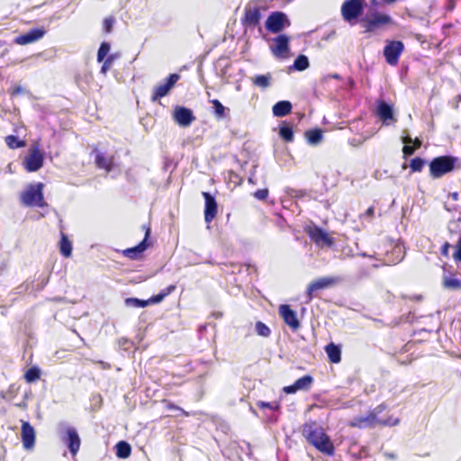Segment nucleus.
Returning <instances> with one entry per match:
<instances>
[{
	"label": "nucleus",
	"instance_id": "56",
	"mask_svg": "<svg viewBox=\"0 0 461 461\" xmlns=\"http://www.w3.org/2000/svg\"><path fill=\"white\" fill-rule=\"evenodd\" d=\"M249 183L252 184V185H256V182L253 180L252 177H249Z\"/></svg>",
	"mask_w": 461,
	"mask_h": 461
},
{
	"label": "nucleus",
	"instance_id": "1",
	"mask_svg": "<svg viewBox=\"0 0 461 461\" xmlns=\"http://www.w3.org/2000/svg\"><path fill=\"white\" fill-rule=\"evenodd\" d=\"M303 435L320 452L327 456L334 455V445L321 427L315 424H305L303 429Z\"/></svg>",
	"mask_w": 461,
	"mask_h": 461
},
{
	"label": "nucleus",
	"instance_id": "2",
	"mask_svg": "<svg viewBox=\"0 0 461 461\" xmlns=\"http://www.w3.org/2000/svg\"><path fill=\"white\" fill-rule=\"evenodd\" d=\"M384 409L385 405L380 404L375 409L369 411L365 416L358 415L352 418L348 421V426L351 428H357L362 429L367 428H375L377 425H385L386 422L384 420L378 419V414H380Z\"/></svg>",
	"mask_w": 461,
	"mask_h": 461
},
{
	"label": "nucleus",
	"instance_id": "13",
	"mask_svg": "<svg viewBox=\"0 0 461 461\" xmlns=\"http://www.w3.org/2000/svg\"><path fill=\"white\" fill-rule=\"evenodd\" d=\"M290 38L285 34H279L278 36L272 39V44L269 49L271 53L280 59H285L289 55Z\"/></svg>",
	"mask_w": 461,
	"mask_h": 461
},
{
	"label": "nucleus",
	"instance_id": "27",
	"mask_svg": "<svg viewBox=\"0 0 461 461\" xmlns=\"http://www.w3.org/2000/svg\"><path fill=\"white\" fill-rule=\"evenodd\" d=\"M325 352L327 353L330 363L337 364L340 362L341 349L338 345L334 344L333 342L329 343L325 347Z\"/></svg>",
	"mask_w": 461,
	"mask_h": 461
},
{
	"label": "nucleus",
	"instance_id": "9",
	"mask_svg": "<svg viewBox=\"0 0 461 461\" xmlns=\"http://www.w3.org/2000/svg\"><path fill=\"white\" fill-rule=\"evenodd\" d=\"M142 230L145 231L144 239L135 247L122 250V255L131 260H137L142 258V253L152 245L148 240L150 236L151 229L149 225H143Z\"/></svg>",
	"mask_w": 461,
	"mask_h": 461
},
{
	"label": "nucleus",
	"instance_id": "7",
	"mask_svg": "<svg viewBox=\"0 0 461 461\" xmlns=\"http://www.w3.org/2000/svg\"><path fill=\"white\" fill-rule=\"evenodd\" d=\"M305 233L310 240L319 248H332L335 244V240L328 232L318 225L307 226L304 229Z\"/></svg>",
	"mask_w": 461,
	"mask_h": 461
},
{
	"label": "nucleus",
	"instance_id": "24",
	"mask_svg": "<svg viewBox=\"0 0 461 461\" xmlns=\"http://www.w3.org/2000/svg\"><path fill=\"white\" fill-rule=\"evenodd\" d=\"M63 441L68 445L69 452L72 456H76L79 451L81 440L74 428H68L66 431V437Z\"/></svg>",
	"mask_w": 461,
	"mask_h": 461
},
{
	"label": "nucleus",
	"instance_id": "29",
	"mask_svg": "<svg viewBox=\"0 0 461 461\" xmlns=\"http://www.w3.org/2000/svg\"><path fill=\"white\" fill-rule=\"evenodd\" d=\"M442 285L449 290H461V281L456 278L452 273L443 275Z\"/></svg>",
	"mask_w": 461,
	"mask_h": 461
},
{
	"label": "nucleus",
	"instance_id": "25",
	"mask_svg": "<svg viewBox=\"0 0 461 461\" xmlns=\"http://www.w3.org/2000/svg\"><path fill=\"white\" fill-rule=\"evenodd\" d=\"M95 163L98 168L111 172L114 167V156H105L100 151H95Z\"/></svg>",
	"mask_w": 461,
	"mask_h": 461
},
{
	"label": "nucleus",
	"instance_id": "42",
	"mask_svg": "<svg viewBox=\"0 0 461 461\" xmlns=\"http://www.w3.org/2000/svg\"><path fill=\"white\" fill-rule=\"evenodd\" d=\"M255 330L258 335L267 338L271 334V330L262 321H257L255 324Z\"/></svg>",
	"mask_w": 461,
	"mask_h": 461
},
{
	"label": "nucleus",
	"instance_id": "43",
	"mask_svg": "<svg viewBox=\"0 0 461 461\" xmlns=\"http://www.w3.org/2000/svg\"><path fill=\"white\" fill-rule=\"evenodd\" d=\"M162 402L165 404V407H166L167 410L177 411H179L185 417H188L189 416V412L188 411H186L184 409H182L181 407L176 405L172 402H170V401H168L167 399H164V400H162Z\"/></svg>",
	"mask_w": 461,
	"mask_h": 461
},
{
	"label": "nucleus",
	"instance_id": "14",
	"mask_svg": "<svg viewBox=\"0 0 461 461\" xmlns=\"http://www.w3.org/2000/svg\"><path fill=\"white\" fill-rule=\"evenodd\" d=\"M44 157L39 147L33 146L25 158L23 165L28 172L38 171L43 166Z\"/></svg>",
	"mask_w": 461,
	"mask_h": 461
},
{
	"label": "nucleus",
	"instance_id": "51",
	"mask_svg": "<svg viewBox=\"0 0 461 461\" xmlns=\"http://www.w3.org/2000/svg\"><path fill=\"white\" fill-rule=\"evenodd\" d=\"M449 248L450 244L446 241L440 248V254L445 258H448Z\"/></svg>",
	"mask_w": 461,
	"mask_h": 461
},
{
	"label": "nucleus",
	"instance_id": "48",
	"mask_svg": "<svg viewBox=\"0 0 461 461\" xmlns=\"http://www.w3.org/2000/svg\"><path fill=\"white\" fill-rule=\"evenodd\" d=\"M115 20L113 16L106 17L103 22V29L105 33H110L112 32L113 23Z\"/></svg>",
	"mask_w": 461,
	"mask_h": 461
},
{
	"label": "nucleus",
	"instance_id": "44",
	"mask_svg": "<svg viewBox=\"0 0 461 461\" xmlns=\"http://www.w3.org/2000/svg\"><path fill=\"white\" fill-rule=\"evenodd\" d=\"M127 305H131L134 307H146L149 305V299L148 300H140L138 298H127L125 300Z\"/></svg>",
	"mask_w": 461,
	"mask_h": 461
},
{
	"label": "nucleus",
	"instance_id": "54",
	"mask_svg": "<svg viewBox=\"0 0 461 461\" xmlns=\"http://www.w3.org/2000/svg\"><path fill=\"white\" fill-rule=\"evenodd\" d=\"M422 299H423V296L421 294H415V295L410 296V300H411V301L420 302Z\"/></svg>",
	"mask_w": 461,
	"mask_h": 461
},
{
	"label": "nucleus",
	"instance_id": "19",
	"mask_svg": "<svg viewBox=\"0 0 461 461\" xmlns=\"http://www.w3.org/2000/svg\"><path fill=\"white\" fill-rule=\"evenodd\" d=\"M21 439L24 449H33L36 441V432L29 421L22 420Z\"/></svg>",
	"mask_w": 461,
	"mask_h": 461
},
{
	"label": "nucleus",
	"instance_id": "35",
	"mask_svg": "<svg viewBox=\"0 0 461 461\" xmlns=\"http://www.w3.org/2000/svg\"><path fill=\"white\" fill-rule=\"evenodd\" d=\"M305 137L309 143L317 144L322 140V131L321 129H313L305 131Z\"/></svg>",
	"mask_w": 461,
	"mask_h": 461
},
{
	"label": "nucleus",
	"instance_id": "23",
	"mask_svg": "<svg viewBox=\"0 0 461 461\" xmlns=\"http://www.w3.org/2000/svg\"><path fill=\"white\" fill-rule=\"evenodd\" d=\"M261 18L260 9L258 5H248L244 10L243 24L249 27H256Z\"/></svg>",
	"mask_w": 461,
	"mask_h": 461
},
{
	"label": "nucleus",
	"instance_id": "38",
	"mask_svg": "<svg viewBox=\"0 0 461 461\" xmlns=\"http://www.w3.org/2000/svg\"><path fill=\"white\" fill-rule=\"evenodd\" d=\"M41 378V370L37 366L30 367L24 374V379L27 383H33Z\"/></svg>",
	"mask_w": 461,
	"mask_h": 461
},
{
	"label": "nucleus",
	"instance_id": "8",
	"mask_svg": "<svg viewBox=\"0 0 461 461\" xmlns=\"http://www.w3.org/2000/svg\"><path fill=\"white\" fill-rule=\"evenodd\" d=\"M339 281V278L336 276H322L312 281L306 288L308 302L317 296L318 291L329 289L338 284Z\"/></svg>",
	"mask_w": 461,
	"mask_h": 461
},
{
	"label": "nucleus",
	"instance_id": "28",
	"mask_svg": "<svg viewBox=\"0 0 461 461\" xmlns=\"http://www.w3.org/2000/svg\"><path fill=\"white\" fill-rule=\"evenodd\" d=\"M59 252L64 258H70L72 255V242L68 237L64 233H60V240L59 243Z\"/></svg>",
	"mask_w": 461,
	"mask_h": 461
},
{
	"label": "nucleus",
	"instance_id": "3",
	"mask_svg": "<svg viewBox=\"0 0 461 461\" xmlns=\"http://www.w3.org/2000/svg\"><path fill=\"white\" fill-rule=\"evenodd\" d=\"M377 256L384 265L393 266L402 261L405 257V250L400 244L384 242L383 244L382 251L377 252Z\"/></svg>",
	"mask_w": 461,
	"mask_h": 461
},
{
	"label": "nucleus",
	"instance_id": "21",
	"mask_svg": "<svg viewBox=\"0 0 461 461\" xmlns=\"http://www.w3.org/2000/svg\"><path fill=\"white\" fill-rule=\"evenodd\" d=\"M46 33V31L42 28H34L30 30L24 34H21L14 39V43L18 45H27L31 44L32 42H35L41 39L44 34Z\"/></svg>",
	"mask_w": 461,
	"mask_h": 461
},
{
	"label": "nucleus",
	"instance_id": "58",
	"mask_svg": "<svg viewBox=\"0 0 461 461\" xmlns=\"http://www.w3.org/2000/svg\"><path fill=\"white\" fill-rule=\"evenodd\" d=\"M402 168H403V169H404V168H406V164H403V165H402Z\"/></svg>",
	"mask_w": 461,
	"mask_h": 461
},
{
	"label": "nucleus",
	"instance_id": "53",
	"mask_svg": "<svg viewBox=\"0 0 461 461\" xmlns=\"http://www.w3.org/2000/svg\"><path fill=\"white\" fill-rule=\"evenodd\" d=\"M411 143H413L412 147L415 148V149H420L421 147V144H422L421 140L420 139H418V138L412 140Z\"/></svg>",
	"mask_w": 461,
	"mask_h": 461
},
{
	"label": "nucleus",
	"instance_id": "26",
	"mask_svg": "<svg viewBox=\"0 0 461 461\" xmlns=\"http://www.w3.org/2000/svg\"><path fill=\"white\" fill-rule=\"evenodd\" d=\"M292 108L291 102L284 100L275 104L272 107V112L276 117H284L291 113Z\"/></svg>",
	"mask_w": 461,
	"mask_h": 461
},
{
	"label": "nucleus",
	"instance_id": "20",
	"mask_svg": "<svg viewBox=\"0 0 461 461\" xmlns=\"http://www.w3.org/2000/svg\"><path fill=\"white\" fill-rule=\"evenodd\" d=\"M313 384V377L305 375L297 379L293 384L285 386L283 391L287 394L295 393L298 391H309Z\"/></svg>",
	"mask_w": 461,
	"mask_h": 461
},
{
	"label": "nucleus",
	"instance_id": "12",
	"mask_svg": "<svg viewBox=\"0 0 461 461\" xmlns=\"http://www.w3.org/2000/svg\"><path fill=\"white\" fill-rule=\"evenodd\" d=\"M393 23L391 16L385 14L375 13L371 17H365L361 20L365 32H372L383 26Z\"/></svg>",
	"mask_w": 461,
	"mask_h": 461
},
{
	"label": "nucleus",
	"instance_id": "57",
	"mask_svg": "<svg viewBox=\"0 0 461 461\" xmlns=\"http://www.w3.org/2000/svg\"><path fill=\"white\" fill-rule=\"evenodd\" d=\"M16 406H18V407H24V406H25V404H21V403H19V404H16Z\"/></svg>",
	"mask_w": 461,
	"mask_h": 461
},
{
	"label": "nucleus",
	"instance_id": "10",
	"mask_svg": "<svg viewBox=\"0 0 461 461\" xmlns=\"http://www.w3.org/2000/svg\"><path fill=\"white\" fill-rule=\"evenodd\" d=\"M291 22L287 18L286 14L283 12H273L271 13L265 23L266 29L273 33H279L285 28L289 27Z\"/></svg>",
	"mask_w": 461,
	"mask_h": 461
},
{
	"label": "nucleus",
	"instance_id": "33",
	"mask_svg": "<svg viewBox=\"0 0 461 461\" xmlns=\"http://www.w3.org/2000/svg\"><path fill=\"white\" fill-rule=\"evenodd\" d=\"M121 58V54L116 52V53H113V54H110L109 56H107L102 62H103V65L100 68V73L103 74V75H106L107 72L111 69V68L113 67L114 61L118 59Z\"/></svg>",
	"mask_w": 461,
	"mask_h": 461
},
{
	"label": "nucleus",
	"instance_id": "11",
	"mask_svg": "<svg viewBox=\"0 0 461 461\" xmlns=\"http://www.w3.org/2000/svg\"><path fill=\"white\" fill-rule=\"evenodd\" d=\"M404 51V44L402 41H389L384 48V56L385 61L390 66H397L402 52Z\"/></svg>",
	"mask_w": 461,
	"mask_h": 461
},
{
	"label": "nucleus",
	"instance_id": "16",
	"mask_svg": "<svg viewBox=\"0 0 461 461\" xmlns=\"http://www.w3.org/2000/svg\"><path fill=\"white\" fill-rule=\"evenodd\" d=\"M202 195L204 199V221L210 224L217 216L218 203L215 197L209 192H203Z\"/></svg>",
	"mask_w": 461,
	"mask_h": 461
},
{
	"label": "nucleus",
	"instance_id": "6",
	"mask_svg": "<svg viewBox=\"0 0 461 461\" xmlns=\"http://www.w3.org/2000/svg\"><path fill=\"white\" fill-rule=\"evenodd\" d=\"M456 158L451 156H439L429 163V174L432 178H439L455 168Z\"/></svg>",
	"mask_w": 461,
	"mask_h": 461
},
{
	"label": "nucleus",
	"instance_id": "47",
	"mask_svg": "<svg viewBox=\"0 0 461 461\" xmlns=\"http://www.w3.org/2000/svg\"><path fill=\"white\" fill-rule=\"evenodd\" d=\"M269 191L267 188L258 189L253 193V197L259 201H266L268 197Z\"/></svg>",
	"mask_w": 461,
	"mask_h": 461
},
{
	"label": "nucleus",
	"instance_id": "41",
	"mask_svg": "<svg viewBox=\"0 0 461 461\" xmlns=\"http://www.w3.org/2000/svg\"><path fill=\"white\" fill-rule=\"evenodd\" d=\"M426 162L423 158L416 157L411 160L410 168L411 173L420 172Z\"/></svg>",
	"mask_w": 461,
	"mask_h": 461
},
{
	"label": "nucleus",
	"instance_id": "15",
	"mask_svg": "<svg viewBox=\"0 0 461 461\" xmlns=\"http://www.w3.org/2000/svg\"><path fill=\"white\" fill-rule=\"evenodd\" d=\"M172 118L181 127H189L195 121V116L191 109L185 106H176Z\"/></svg>",
	"mask_w": 461,
	"mask_h": 461
},
{
	"label": "nucleus",
	"instance_id": "36",
	"mask_svg": "<svg viewBox=\"0 0 461 461\" xmlns=\"http://www.w3.org/2000/svg\"><path fill=\"white\" fill-rule=\"evenodd\" d=\"M5 141L8 148L12 149H15L18 148H23L26 145L24 140H21L15 135H8L5 138Z\"/></svg>",
	"mask_w": 461,
	"mask_h": 461
},
{
	"label": "nucleus",
	"instance_id": "50",
	"mask_svg": "<svg viewBox=\"0 0 461 461\" xmlns=\"http://www.w3.org/2000/svg\"><path fill=\"white\" fill-rule=\"evenodd\" d=\"M415 148L411 145H404L402 148V153L404 157L411 156L415 152Z\"/></svg>",
	"mask_w": 461,
	"mask_h": 461
},
{
	"label": "nucleus",
	"instance_id": "40",
	"mask_svg": "<svg viewBox=\"0 0 461 461\" xmlns=\"http://www.w3.org/2000/svg\"><path fill=\"white\" fill-rule=\"evenodd\" d=\"M111 50V45L109 42L104 41L101 43L98 51L96 59L98 62H102L107 56H109V52Z\"/></svg>",
	"mask_w": 461,
	"mask_h": 461
},
{
	"label": "nucleus",
	"instance_id": "32",
	"mask_svg": "<svg viewBox=\"0 0 461 461\" xmlns=\"http://www.w3.org/2000/svg\"><path fill=\"white\" fill-rule=\"evenodd\" d=\"M115 449H116V456L119 458H127L131 454V445L128 442L123 441V440L119 441L116 444Z\"/></svg>",
	"mask_w": 461,
	"mask_h": 461
},
{
	"label": "nucleus",
	"instance_id": "22",
	"mask_svg": "<svg viewBox=\"0 0 461 461\" xmlns=\"http://www.w3.org/2000/svg\"><path fill=\"white\" fill-rule=\"evenodd\" d=\"M376 115L385 125L396 122L392 105L383 100L377 102Z\"/></svg>",
	"mask_w": 461,
	"mask_h": 461
},
{
	"label": "nucleus",
	"instance_id": "5",
	"mask_svg": "<svg viewBox=\"0 0 461 461\" xmlns=\"http://www.w3.org/2000/svg\"><path fill=\"white\" fill-rule=\"evenodd\" d=\"M43 186L42 183L28 185V187L21 194L22 203L24 205L31 207H44L46 203L42 193Z\"/></svg>",
	"mask_w": 461,
	"mask_h": 461
},
{
	"label": "nucleus",
	"instance_id": "55",
	"mask_svg": "<svg viewBox=\"0 0 461 461\" xmlns=\"http://www.w3.org/2000/svg\"><path fill=\"white\" fill-rule=\"evenodd\" d=\"M402 142L404 143V145H409L410 143L412 142V139L410 136L403 137Z\"/></svg>",
	"mask_w": 461,
	"mask_h": 461
},
{
	"label": "nucleus",
	"instance_id": "49",
	"mask_svg": "<svg viewBox=\"0 0 461 461\" xmlns=\"http://www.w3.org/2000/svg\"><path fill=\"white\" fill-rule=\"evenodd\" d=\"M453 258L456 262L461 263V238L457 240L455 246V252L453 253Z\"/></svg>",
	"mask_w": 461,
	"mask_h": 461
},
{
	"label": "nucleus",
	"instance_id": "37",
	"mask_svg": "<svg viewBox=\"0 0 461 461\" xmlns=\"http://www.w3.org/2000/svg\"><path fill=\"white\" fill-rule=\"evenodd\" d=\"M252 82L257 86L267 88L270 86L271 75H258L252 79Z\"/></svg>",
	"mask_w": 461,
	"mask_h": 461
},
{
	"label": "nucleus",
	"instance_id": "31",
	"mask_svg": "<svg viewBox=\"0 0 461 461\" xmlns=\"http://www.w3.org/2000/svg\"><path fill=\"white\" fill-rule=\"evenodd\" d=\"M176 289V286L175 285H170L167 286L165 289H163L160 293L158 294H155L149 298V304H156L161 303L167 295L172 294Z\"/></svg>",
	"mask_w": 461,
	"mask_h": 461
},
{
	"label": "nucleus",
	"instance_id": "4",
	"mask_svg": "<svg viewBox=\"0 0 461 461\" xmlns=\"http://www.w3.org/2000/svg\"><path fill=\"white\" fill-rule=\"evenodd\" d=\"M366 5V0H345L340 8L343 20L351 25L356 24Z\"/></svg>",
	"mask_w": 461,
	"mask_h": 461
},
{
	"label": "nucleus",
	"instance_id": "39",
	"mask_svg": "<svg viewBox=\"0 0 461 461\" xmlns=\"http://www.w3.org/2000/svg\"><path fill=\"white\" fill-rule=\"evenodd\" d=\"M294 68L298 71H303L309 67V60L308 58L305 55H299L294 62Z\"/></svg>",
	"mask_w": 461,
	"mask_h": 461
},
{
	"label": "nucleus",
	"instance_id": "34",
	"mask_svg": "<svg viewBox=\"0 0 461 461\" xmlns=\"http://www.w3.org/2000/svg\"><path fill=\"white\" fill-rule=\"evenodd\" d=\"M209 103L212 104L213 114L216 119L221 120L226 117V108L218 99L209 100Z\"/></svg>",
	"mask_w": 461,
	"mask_h": 461
},
{
	"label": "nucleus",
	"instance_id": "17",
	"mask_svg": "<svg viewBox=\"0 0 461 461\" xmlns=\"http://www.w3.org/2000/svg\"><path fill=\"white\" fill-rule=\"evenodd\" d=\"M180 76L178 74H170L167 78V81L163 84L156 86L153 89V93L151 95V101L156 102L158 99L164 97L168 94L171 88L175 86V84L178 81Z\"/></svg>",
	"mask_w": 461,
	"mask_h": 461
},
{
	"label": "nucleus",
	"instance_id": "18",
	"mask_svg": "<svg viewBox=\"0 0 461 461\" xmlns=\"http://www.w3.org/2000/svg\"><path fill=\"white\" fill-rule=\"evenodd\" d=\"M278 313L284 322L294 331L301 327L297 313L288 304H281L278 308Z\"/></svg>",
	"mask_w": 461,
	"mask_h": 461
},
{
	"label": "nucleus",
	"instance_id": "45",
	"mask_svg": "<svg viewBox=\"0 0 461 461\" xmlns=\"http://www.w3.org/2000/svg\"><path fill=\"white\" fill-rule=\"evenodd\" d=\"M25 93H26V89L23 86H22L21 85L14 84L8 89V94L10 95L11 97H16V96L23 95Z\"/></svg>",
	"mask_w": 461,
	"mask_h": 461
},
{
	"label": "nucleus",
	"instance_id": "52",
	"mask_svg": "<svg viewBox=\"0 0 461 461\" xmlns=\"http://www.w3.org/2000/svg\"><path fill=\"white\" fill-rule=\"evenodd\" d=\"M365 216H366L370 219L373 218L375 216V207L374 206L368 207L365 212Z\"/></svg>",
	"mask_w": 461,
	"mask_h": 461
},
{
	"label": "nucleus",
	"instance_id": "30",
	"mask_svg": "<svg viewBox=\"0 0 461 461\" xmlns=\"http://www.w3.org/2000/svg\"><path fill=\"white\" fill-rule=\"evenodd\" d=\"M279 137L285 141V142H293L294 139V134L292 126L283 122L282 124L279 126V131H278Z\"/></svg>",
	"mask_w": 461,
	"mask_h": 461
},
{
	"label": "nucleus",
	"instance_id": "46",
	"mask_svg": "<svg viewBox=\"0 0 461 461\" xmlns=\"http://www.w3.org/2000/svg\"><path fill=\"white\" fill-rule=\"evenodd\" d=\"M257 406L259 409H269V410H273V411H276L279 409V403L276 402H267L260 401V402H257Z\"/></svg>",
	"mask_w": 461,
	"mask_h": 461
}]
</instances>
